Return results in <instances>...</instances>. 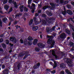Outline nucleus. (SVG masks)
Segmentation results:
<instances>
[{"label":"nucleus","instance_id":"nucleus-46","mask_svg":"<svg viewBox=\"0 0 74 74\" xmlns=\"http://www.w3.org/2000/svg\"><path fill=\"white\" fill-rule=\"evenodd\" d=\"M17 23H18V21H17L16 20H15L14 21V25H16V24H17Z\"/></svg>","mask_w":74,"mask_h":74},{"label":"nucleus","instance_id":"nucleus-1","mask_svg":"<svg viewBox=\"0 0 74 74\" xmlns=\"http://www.w3.org/2000/svg\"><path fill=\"white\" fill-rule=\"evenodd\" d=\"M47 38H49L47 40V43L48 44H50L51 48H53L54 47V45L55 44V40L53 39V36L47 35Z\"/></svg>","mask_w":74,"mask_h":74},{"label":"nucleus","instance_id":"nucleus-61","mask_svg":"<svg viewBox=\"0 0 74 74\" xmlns=\"http://www.w3.org/2000/svg\"><path fill=\"white\" fill-rule=\"evenodd\" d=\"M73 18H70V20H71V21H72V22H73V23H74V20H73Z\"/></svg>","mask_w":74,"mask_h":74},{"label":"nucleus","instance_id":"nucleus-44","mask_svg":"<svg viewBox=\"0 0 74 74\" xmlns=\"http://www.w3.org/2000/svg\"><path fill=\"white\" fill-rule=\"evenodd\" d=\"M69 3V1H64V4H68Z\"/></svg>","mask_w":74,"mask_h":74},{"label":"nucleus","instance_id":"nucleus-7","mask_svg":"<svg viewBox=\"0 0 74 74\" xmlns=\"http://www.w3.org/2000/svg\"><path fill=\"white\" fill-rule=\"evenodd\" d=\"M50 51L51 52H52V55L53 56H55L56 59H58V58H59V57L58 56L54 54H55V52L54 50H50Z\"/></svg>","mask_w":74,"mask_h":74},{"label":"nucleus","instance_id":"nucleus-3","mask_svg":"<svg viewBox=\"0 0 74 74\" xmlns=\"http://www.w3.org/2000/svg\"><path fill=\"white\" fill-rule=\"evenodd\" d=\"M40 23H41L42 25H43V26H46V25H47V22L45 20H42L41 19H40Z\"/></svg>","mask_w":74,"mask_h":74},{"label":"nucleus","instance_id":"nucleus-49","mask_svg":"<svg viewBox=\"0 0 74 74\" xmlns=\"http://www.w3.org/2000/svg\"><path fill=\"white\" fill-rule=\"evenodd\" d=\"M21 44H23V40L22 39H21L20 40Z\"/></svg>","mask_w":74,"mask_h":74},{"label":"nucleus","instance_id":"nucleus-55","mask_svg":"<svg viewBox=\"0 0 74 74\" xmlns=\"http://www.w3.org/2000/svg\"><path fill=\"white\" fill-rule=\"evenodd\" d=\"M6 41H7V42H6V44H7V45H9L10 43V42L9 41V40H7Z\"/></svg>","mask_w":74,"mask_h":74},{"label":"nucleus","instance_id":"nucleus-33","mask_svg":"<svg viewBox=\"0 0 74 74\" xmlns=\"http://www.w3.org/2000/svg\"><path fill=\"white\" fill-rule=\"evenodd\" d=\"M55 28H56V26H54L52 27V29H51V32L52 31H55Z\"/></svg>","mask_w":74,"mask_h":74},{"label":"nucleus","instance_id":"nucleus-28","mask_svg":"<svg viewBox=\"0 0 74 74\" xmlns=\"http://www.w3.org/2000/svg\"><path fill=\"white\" fill-rule=\"evenodd\" d=\"M24 10L25 12H27L28 11V9L25 6L24 8Z\"/></svg>","mask_w":74,"mask_h":74},{"label":"nucleus","instance_id":"nucleus-51","mask_svg":"<svg viewBox=\"0 0 74 74\" xmlns=\"http://www.w3.org/2000/svg\"><path fill=\"white\" fill-rule=\"evenodd\" d=\"M41 10L39 9L38 11V14H41Z\"/></svg>","mask_w":74,"mask_h":74},{"label":"nucleus","instance_id":"nucleus-24","mask_svg":"<svg viewBox=\"0 0 74 74\" xmlns=\"http://www.w3.org/2000/svg\"><path fill=\"white\" fill-rule=\"evenodd\" d=\"M54 65L53 66V69H55V68H56L57 66V63L56 62V61H54Z\"/></svg>","mask_w":74,"mask_h":74},{"label":"nucleus","instance_id":"nucleus-29","mask_svg":"<svg viewBox=\"0 0 74 74\" xmlns=\"http://www.w3.org/2000/svg\"><path fill=\"white\" fill-rule=\"evenodd\" d=\"M66 33H67L68 34H71V33L70 32V31L69 30L66 29Z\"/></svg>","mask_w":74,"mask_h":74},{"label":"nucleus","instance_id":"nucleus-56","mask_svg":"<svg viewBox=\"0 0 74 74\" xmlns=\"http://www.w3.org/2000/svg\"><path fill=\"white\" fill-rule=\"evenodd\" d=\"M32 1V0H28V4H30Z\"/></svg>","mask_w":74,"mask_h":74},{"label":"nucleus","instance_id":"nucleus-42","mask_svg":"<svg viewBox=\"0 0 74 74\" xmlns=\"http://www.w3.org/2000/svg\"><path fill=\"white\" fill-rule=\"evenodd\" d=\"M27 56H28V54H27V53H26L25 55V56L24 57L23 59H25V58H27Z\"/></svg>","mask_w":74,"mask_h":74},{"label":"nucleus","instance_id":"nucleus-20","mask_svg":"<svg viewBox=\"0 0 74 74\" xmlns=\"http://www.w3.org/2000/svg\"><path fill=\"white\" fill-rule=\"evenodd\" d=\"M50 5H51L52 8H55V4L51 3H50Z\"/></svg>","mask_w":74,"mask_h":74},{"label":"nucleus","instance_id":"nucleus-21","mask_svg":"<svg viewBox=\"0 0 74 74\" xmlns=\"http://www.w3.org/2000/svg\"><path fill=\"white\" fill-rule=\"evenodd\" d=\"M33 8H34V9L36 8V5L34 4V3H32V6L30 8H31V9H33Z\"/></svg>","mask_w":74,"mask_h":74},{"label":"nucleus","instance_id":"nucleus-17","mask_svg":"<svg viewBox=\"0 0 74 74\" xmlns=\"http://www.w3.org/2000/svg\"><path fill=\"white\" fill-rule=\"evenodd\" d=\"M27 40L28 41H32V40H33V38L31 36H29Z\"/></svg>","mask_w":74,"mask_h":74},{"label":"nucleus","instance_id":"nucleus-50","mask_svg":"<svg viewBox=\"0 0 74 74\" xmlns=\"http://www.w3.org/2000/svg\"><path fill=\"white\" fill-rule=\"evenodd\" d=\"M60 1L61 4H63L64 3V0H60Z\"/></svg>","mask_w":74,"mask_h":74},{"label":"nucleus","instance_id":"nucleus-22","mask_svg":"<svg viewBox=\"0 0 74 74\" xmlns=\"http://www.w3.org/2000/svg\"><path fill=\"white\" fill-rule=\"evenodd\" d=\"M65 72L67 74H72V73L69 71V70L67 69H65Z\"/></svg>","mask_w":74,"mask_h":74},{"label":"nucleus","instance_id":"nucleus-23","mask_svg":"<svg viewBox=\"0 0 74 74\" xmlns=\"http://www.w3.org/2000/svg\"><path fill=\"white\" fill-rule=\"evenodd\" d=\"M8 21L7 18H3L2 19V21L3 22H4V23H6V21Z\"/></svg>","mask_w":74,"mask_h":74},{"label":"nucleus","instance_id":"nucleus-19","mask_svg":"<svg viewBox=\"0 0 74 74\" xmlns=\"http://www.w3.org/2000/svg\"><path fill=\"white\" fill-rule=\"evenodd\" d=\"M45 20L46 21H47V22L49 23L50 24L51 23H52V21H49V20H48V18H45Z\"/></svg>","mask_w":74,"mask_h":74},{"label":"nucleus","instance_id":"nucleus-47","mask_svg":"<svg viewBox=\"0 0 74 74\" xmlns=\"http://www.w3.org/2000/svg\"><path fill=\"white\" fill-rule=\"evenodd\" d=\"M51 74H55L56 73V71L53 70V71H51Z\"/></svg>","mask_w":74,"mask_h":74},{"label":"nucleus","instance_id":"nucleus-43","mask_svg":"<svg viewBox=\"0 0 74 74\" xmlns=\"http://www.w3.org/2000/svg\"><path fill=\"white\" fill-rule=\"evenodd\" d=\"M38 8H41V7H42V5H41V2H40V4H38Z\"/></svg>","mask_w":74,"mask_h":74},{"label":"nucleus","instance_id":"nucleus-52","mask_svg":"<svg viewBox=\"0 0 74 74\" xmlns=\"http://www.w3.org/2000/svg\"><path fill=\"white\" fill-rule=\"evenodd\" d=\"M48 15L49 16H52V14L51 13V12H49L48 14Z\"/></svg>","mask_w":74,"mask_h":74},{"label":"nucleus","instance_id":"nucleus-30","mask_svg":"<svg viewBox=\"0 0 74 74\" xmlns=\"http://www.w3.org/2000/svg\"><path fill=\"white\" fill-rule=\"evenodd\" d=\"M2 46L4 49H5L6 48H7V46L5 44H3L2 45Z\"/></svg>","mask_w":74,"mask_h":74},{"label":"nucleus","instance_id":"nucleus-27","mask_svg":"<svg viewBox=\"0 0 74 74\" xmlns=\"http://www.w3.org/2000/svg\"><path fill=\"white\" fill-rule=\"evenodd\" d=\"M33 19H31L30 20L29 22V25L30 26L32 23H33Z\"/></svg>","mask_w":74,"mask_h":74},{"label":"nucleus","instance_id":"nucleus-12","mask_svg":"<svg viewBox=\"0 0 74 74\" xmlns=\"http://www.w3.org/2000/svg\"><path fill=\"white\" fill-rule=\"evenodd\" d=\"M38 41V39H35L34 40V42H33V44L34 45H36L37 43V42Z\"/></svg>","mask_w":74,"mask_h":74},{"label":"nucleus","instance_id":"nucleus-63","mask_svg":"<svg viewBox=\"0 0 74 74\" xmlns=\"http://www.w3.org/2000/svg\"><path fill=\"white\" fill-rule=\"evenodd\" d=\"M35 71H35L34 70H32V74H34V73H35Z\"/></svg>","mask_w":74,"mask_h":74},{"label":"nucleus","instance_id":"nucleus-2","mask_svg":"<svg viewBox=\"0 0 74 74\" xmlns=\"http://www.w3.org/2000/svg\"><path fill=\"white\" fill-rule=\"evenodd\" d=\"M66 63L70 67H73V64H72V61L69 58H67L66 60Z\"/></svg>","mask_w":74,"mask_h":74},{"label":"nucleus","instance_id":"nucleus-45","mask_svg":"<svg viewBox=\"0 0 74 74\" xmlns=\"http://www.w3.org/2000/svg\"><path fill=\"white\" fill-rule=\"evenodd\" d=\"M42 9L43 10H45L46 9H47V6H44L42 8Z\"/></svg>","mask_w":74,"mask_h":74},{"label":"nucleus","instance_id":"nucleus-16","mask_svg":"<svg viewBox=\"0 0 74 74\" xmlns=\"http://www.w3.org/2000/svg\"><path fill=\"white\" fill-rule=\"evenodd\" d=\"M69 27L71 28V29L72 30L73 32H74V26L73 25H72L71 24H69Z\"/></svg>","mask_w":74,"mask_h":74},{"label":"nucleus","instance_id":"nucleus-62","mask_svg":"<svg viewBox=\"0 0 74 74\" xmlns=\"http://www.w3.org/2000/svg\"><path fill=\"white\" fill-rule=\"evenodd\" d=\"M60 74H64V71H61L60 73Z\"/></svg>","mask_w":74,"mask_h":74},{"label":"nucleus","instance_id":"nucleus-5","mask_svg":"<svg viewBox=\"0 0 74 74\" xmlns=\"http://www.w3.org/2000/svg\"><path fill=\"white\" fill-rule=\"evenodd\" d=\"M66 35L64 33H63L60 35V38L61 39H65L66 38Z\"/></svg>","mask_w":74,"mask_h":74},{"label":"nucleus","instance_id":"nucleus-10","mask_svg":"<svg viewBox=\"0 0 74 74\" xmlns=\"http://www.w3.org/2000/svg\"><path fill=\"white\" fill-rule=\"evenodd\" d=\"M66 13L67 14H68L69 15H73V12L70 10H67L66 11Z\"/></svg>","mask_w":74,"mask_h":74},{"label":"nucleus","instance_id":"nucleus-57","mask_svg":"<svg viewBox=\"0 0 74 74\" xmlns=\"http://www.w3.org/2000/svg\"><path fill=\"white\" fill-rule=\"evenodd\" d=\"M39 15V14L38 13H36L35 15V16H36V17H37V16H38Z\"/></svg>","mask_w":74,"mask_h":74},{"label":"nucleus","instance_id":"nucleus-13","mask_svg":"<svg viewBox=\"0 0 74 74\" xmlns=\"http://www.w3.org/2000/svg\"><path fill=\"white\" fill-rule=\"evenodd\" d=\"M25 55V53H23V52H21L20 53V54H19L18 56V58H20L21 57H23V56H24Z\"/></svg>","mask_w":74,"mask_h":74},{"label":"nucleus","instance_id":"nucleus-26","mask_svg":"<svg viewBox=\"0 0 74 74\" xmlns=\"http://www.w3.org/2000/svg\"><path fill=\"white\" fill-rule=\"evenodd\" d=\"M32 41H29L27 42V44L28 45L31 46L32 45Z\"/></svg>","mask_w":74,"mask_h":74},{"label":"nucleus","instance_id":"nucleus-59","mask_svg":"<svg viewBox=\"0 0 74 74\" xmlns=\"http://www.w3.org/2000/svg\"><path fill=\"white\" fill-rule=\"evenodd\" d=\"M42 16L43 17H45V18H46V15L45 14H43L42 15Z\"/></svg>","mask_w":74,"mask_h":74},{"label":"nucleus","instance_id":"nucleus-35","mask_svg":"<svg viewBox=\"0 0 74 74\" xmlns=\"http://www.w3.org/2000/svg\"><path fill=\"white\" fill-rule=\"evenodd\" d=\"M35 50L36 51L39 52V51H40V48L37 47H36L35 49Z\"/></svg>","mask_w":74,"mask_h":74},{"label":"nucleus","instance_id":"nucleus-15","mask_svg":"<svg viewBox=\"0 0 74 74\" xmlns=\"http://www.w3.org/2000/svg\"><path fill=\"white\" fill-rule=\"evenodd\" d=\"M4 8L6 11H8V8H9V6L7 5H5L4 6Z\"/></svg>","mask_w":74,"mask_h":74},{"label":"nucleus","instance_id":"nucleus-31","mask_svg":"<svg viewBox=\"0 0 74 74\" xmlns=\"http://www.w3.org/2000/svg\"><path fill=\"white\" fill-rule=\"evenodd\" d=\"M22 13H19L18 14L16 15V17H19V16H22Z\"/></svg>","mask_w":74,"mask_h":74},{"label":"nucleus","instance_id":"nucleus-58","mask_svg":"<svg viewBox=\"0 0 74 74\" xmlns=\"http://www.w3.org/2000/svg\"><path fill=\"white\" fill-rule=\"evenodd\" d=\"M2 69H5V65L3 64L2 66Z\"/></svg>","mask_w":74,"mask_h":74},{"label":"nucleus","instance_id":"nucleus-18","mask_svg":"<svg viewBox=\"0 0 74 74\" xmlns=\"http://www.w3.org/2000/svg\"><path fill=\"white\" fill-rule=\"evenodd\" d=\"M46 32L48 33H51L52 31H51V29L49 28H47L46 29Z\"/></svg>","mask_w":74,"mask_h":74},{"label":"nucleus","instance_id":"nucleus-39","mask_svg":"<svg viewBox=\"0 0 74 74\" xmlns=\"http://www.w3.org/2000/svg\"><path fill=\"white\" fill-rule=\"evenodd\" d=\"M62 13L64 16L66 14V11H63L62 12Z\"/></svg>","mask_w":74,"mask_h":74},{"label":"nucleus","instance_id":"nucleus-54","mask_svg":"<svg viewBox=\"0 0 74 74\" xmlns=\"http://www.w3.org/2000/svg\"><path fill=\"white\" fill-rule=\"evenodd\" d=\"M49 64H51V66H53H53H54V64H53V63L52 62H50Z\"/></svg>","mask_w":74,"mask_h":74},{"label":"nucleus","instance_id":"nucleus-37","mask_svg":"<svg viewBox=\"0 0 74 74\" xmlns=\"http://www.w3.org/2000/svg\"><path fill=\"white\" fill-rule=\"evenodd\" d=\"M3 26V22L2 20L0 19V27H2Z\"/></svg>","mask_w":74,"mask_h":74},{"label":"nucleus","instance_id":"nucleus-34","mask_svg":"<svg viewBox=\"0 0 74 74\" xmlns=\"http://www.w3.org/2000/svg\"><path fill=\"white\" fill-rule=\"evenodd\" d=\"M66 7L68 9H71V6L69 4L67 5Z\"/></svg>","mask_w":74,"mask_h":74},{"label":"nucleus","instance_id":"nucleus-11","mask_svg":"<svg viewBox=\"0 0 74 74\" xmlns=\"http://www.w3.org/2000/svg\"><path fill=\"white\" fill-rule=\"evenodd\" d=\"M24 7V5H21L19 7L20 9V11L21 12H22L23 11V8Z\"/></svg>","mask_w":74,"mask_h":74},{"label":"nucleus","instance_id":"nucleus-60","mask_svg":"<svg viewBox=\"0 0 74 74\" xmlns=\"http://www.w3.org/2000/svg\"><path fill=\"white\" fill-rule=\"evenodd\" d=\"M3 62H4V60H3V59L0 60V62L1 63H3Z\"/></svg>","mask_w":74,"mask_h":74},{"label":"nucleus","instance_id":"nucleus-36","mask_svg":"<svg viewBox=\"0 0 74 74\" xmlns=\"http://www.w3.org/2000/svg\"><path fill=\"white\" fill-rule=\"evenodd\" d=\"M13 11V9H12V8L11 7L9 11L8 12V14L10 13V12H11Z\"/></svg>","mask_w":74,"mask_h":74},{"label":"nucleus","instance_id":"nucleus-25","mask_svg":"<svg viewBox=\"0 0 74 74\" xmlns=\"http://www.w3.org/2000/svg\"><path fill=\"white\" fill-rule=\"evenodd\" d=\"M48 19L49 21H55V18L53 17L48 18Z\"/></svg>","mask_w":74,"mask_h":74},{"label":"nucleus","instance_id":"nucleus-38","mask_svg":"<svg viewBox=\"0 0 74 74\" xmlns=\"http://www.w3.org/2000/svg\"><path fill=\"white\" fill-rule=\"evenodd\" d=\"M69 45L71 47L73 46L74 45V43L73 42H71L69 43Z\"/></svg>","mask_w":74,"mask_h":74},{"label":"nucleus","instance_id":"nucleus-48","mask_svg":"<svg viewBox=\"0 0 74 74\" xmlns=\"http://www.w3.org/2000/svg\"><path fill=\"white\" fill-rule=\"evenodd\" d=\"M34 22H36V21H37V18L36 17H34Z\"/></svg>","mask_w":74,"mask_h":74},{"label":"nucleus","instance_id":"nucleus-32","mask_svg":"<svg viewBox=\"0 0 74 74\" xmlns=\"http://www.w3.org/2000/svg\"><path fill=\"white\" fill-rule=\"evenodd\" d=\"M20 66H21L20 63L18 64L17 65V67L18 69V70H20V68H21Z\"/></svg>","mask_w":74,"mask_h":74},{"label":"nucleus","instance_id":"nucleus-8","mask_svg":"<svg viewBox=\"0 0 74 74\" xmlns=\"http://www.w3.org/2000/svg\"><path fill=\"white\" fill-rule=\"evenodd\" d=\"M60 67L62 69H66V65L64 63H61L60 64Z\"/></svg>","mask_w":74,"mask_h":74},{"label":"nucleus","instance_id":"nucleus-4","mask_svg":"<svg viewBox=\"0 0 74 74\" xmlns=\"http://www.w3.org/2000/svg\"><path fill=\"white\" fill-rule=\"evenodd\" d=\"M10 40L12 42H14V43L16 42V38L14 36L11 37L10 38Z\"/></svg>","mask_w":74,"mask_h":74},{"label":"nucleus","instance_id":"nucleus-53","mask_svg":"<svg viewBox=\"0 0 74 74\" xmlns=\"http://www.w3.org/2000/svg\"><path fill=\"white\" fill-rule=\"evenodd\" d=\"M3 38H1L0 39V43L1 42H3Z\"/></svg>","mask_w":74,"mask_h":74},{"label":"nucleus","instance_id":"nucleus-40","mask_svg":"<svg viewBox=\"0 0 74 74\" xmlns=\"http://www.w3.org/2000/svg\"><path fill=\"white\" fill-rule=\"evenodd\" d=\"M35 24L36 25H38L40 23V21H35Z\"/></svg>","mask_w":74,"mask_h":74},{"label":"nucleus","instance_id":"nucleus-41","mask_svg":"<svg viewBox=\"0 0 74 74\" xmlns=\"http://www.w3.org/2000/svg\"><path fill=\"white\" fill-rule=\"evenodd\" d=\"M8 1V0H4L3 1V4H5L7 3V2Z\"/></svg>","mask_w":74,"mask_h":74},{"label":"nucleus","instance_id":"nucleus-6","mask_svg":"<svg viewBox=\"0 0 74 74\" xmlns=\"http://www.w3.org/2000/svg\"><path fill=\"white\" fill-rule=\"evenodd\" d=\"M40 66V63H38L33 66L34 69H37Z\"/></svg>","mask_w":74,"mask_h":74},{"label":"nucleus","instance_id":"nucleus-64","mask_svg":"<svg viewBox=\"0 0 74 74\" xmlns=\"http://www.w3.org/2000/svg\"><path fill=\"white\" fill-rule=\"evenodd\" d=\"M72 35L73 38L74 39V32L72 33Z\"/></svg>","mask_w":74,"mask_h":74},{"label":"nucleus","instance_id":"nucleus-9","mask_svg":"<svg viewBox=\"0 0 74 74\" xmlns=\"http://www.w3.org/2000/svg\"><path fill=\"white\" fill-rule=\"evenodd\" d=\"M38 46L39 48H44L45 47V45H44L42 44V43H38Z\"/></svg>","mask_w":74,"mask_h":74},{"label":"nucleus","instance_id":"nucleus-14","mask_svg":"<svg viewBox=\"0 0 74 74\" xmlns=\"http://www.w3.org/2000/svg\"><path fill=\"white\" fill-rule=\"evenodd\" d=\"M38 27L37 26H33V28H32V30H33V31H36L38 29Z\"/></svg>","mask_w":74,"mask_h":74}]
</instances>
